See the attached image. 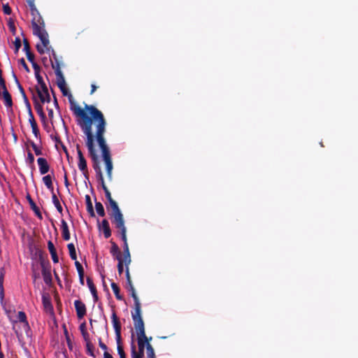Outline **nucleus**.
I'll use <instances>...</instances> for the list:
<instances>
[{"instance_id":"obj_1","label":"nucleus","mask_w":358,"mask_h":358,"mask_svg":"<svg viewBox=\"0 0 358 358\" xmlns=\"http://www.w3.org/2000/svg\"><path fill=\"white\" fill-rule=\"evenodd\" d=\"M75 115H76L78 124L87 136L86 145L92 162L93 169L96 173V177L100 182L102 189L105 192V196L108 203H110L114 199L112 198L111 194L105 184L99 156L94 145V135L92 130V125L94 124L96 128V138L101 150L103 160L106 165L107 177L109 180H111L113 178L112 171L113 165L110 148L107 145L103 136L106 127L104 117L103 113H75Z\"/></svg>"},{"instance_id":"obj_2","label":"nucleus","mask_w":358,"mask_h":358,"mask_svg":"<svg viewBox=\"0 0 358 358\" xmlns=\"http://www.w3.org/2000/svg\"><path fill=\"white\" fill-rule=\"evenodd\" d=\"M131 317L137 335L138 347V351L137 352L144 355V350L146 348V345L148 341V336L145 335L144 322L141 315H132Z\"/></svg>"},{"instance_id":"obj_3","label":"nucleus","mask_w":358,"mask_h":358,"mask_svg":"<svg viewBox=\"0 0 358 358\" xmlns=\"http://www.w3.org/2000/svg\"><path fill=\"white\" fill-rule=\"evenodd\" d=\"M57 78V84L59 90H61L63 96H67L70 104V110L72 112H84L80 108V105L77 101L74 99L72 94L70 92L69 88L66 86L64 76L62 71H58Z\"/></svg>"},{"instance_id":"obj_4","label":"nucleus","mask_w":358,"mask_h":358,"mask_svg":"<svg viewBox=\"0 0 358 358\" xmlns=\"http://www.w3.org/2000/svg\"><path fill=\"white\" fill-rule=\"evenodd\" d=\"M31 26L33 29V34L37 36L41 41V45L46 48V50H49L48 45L50 43L48 38V34L45 30V22L41 16L33 17L31 20Z\"/></svg>"},{"instance_id":"obj_5","label":"nucleus","mask_w":358,"mask_h":358,"mask_svg":"<svg viewBox=\"0 0 358 358\" xmlns=\"http://www.w3.org/2000/svg\"><path fill=\"white\" fill-rule=\"evenodd\" d=\"M106 208L108 210L110 208L111 209V213H109V215L112 219V222L114 224L124 222L123 214L115 200L108 203V204H106Z\"/></svg>"},{"instance_id":"obj_6","label":"nucleus","mask_w":358,"mask_h":358,"mask_svg":"<svg viewBox=\"0 0 358 358\" xmlns=\"http://www.w3.org/2000/svg\"><path fill=\"white\" fill-rule=\"evenodd\" d=\"M106 208L108 210L110 208L111 209V213H109V215L112 219V222L114 224L124 222L123 214L115 200L108 203V204H106Z\"/></svg>"},{"instance_id":"obj_7","label":"nucleus","mask_w":358,"mask_h":358,"mask_svg":"<svg viewBox=\"0 0 358 358\" xmlns=\"http://www.w3.org/2000/svg\"><path fill=\"white\" fill-rule=\"evenodd\" d=\"M126 289L134 301V310L131 312L132 315H141V306L138 296L136 295L134 287L132 284L131 279L126 282Z\"/></svg>"},{"instance_id":"obj_8","label":"nucleus","mask_w":358,"mask_h":358,"mask_svg":"<svg viewBox=\"0 0 358 358\" xmlns=\"http://www.w3.org/2000/svg\"><path fill=\"white\" fill-rule=\"evenodd\" d=\"M111 319L113 328L115 329L116 341H121V324L115 310L113 311Z\"/></svg>"},{"instance_id":"obj_9","label":"nucleus","mask_w":358,"mask_h":358,"mask_svg":"<svg viewBox=\"0 0 358 358\" xmlns=\"http://www.w3.org/2000/svg\"><path fill=\"white\" fill-rule=\"evenodd\" d=\"M74 306L76 311L77 317L78 319H82L86 315L85 304L80 300H76L74 301Z\"/></svg>"},{"instance_id":"obj_10","label":"nucleus","mask_w":358,"mask_h":358,"mask_svg":"<svg viewBox=\"0 0 358 358\" xmlns=\"http://www.w3.org/2000/svg\"><path fill=\"white\" fill-rule=\"evenodd\" d=\"M17 322H20L22 329L24 331V333L27 334L30 330V327L27 320V315L23 311H19L17 314Z\"/></svg>"},{"instance_id":"obj_11","label":"nucleus","mask_w":358,"mask_h":358,"mask_svg":"<svg viewBox=\"0 0 358 358\" xmlns=\"http://www.w3.org/2000/svg\"><path fill=\"white\" fill-rule=\"evenodd\" d=\"M1 88L3 90V91L2 92H1L0 98H1L3 100L5 106L11 108L13 106L12 97L10 93L8 92L6 85H4V87Z\"/></svg>"},{"instance_id":"obj_12","label":"nucleus","mask_w":358,"mask_h":358,"mask_svg":"<svg viewBox=\"0 0 358 358\" xmlns=\"http://www.w3.org/2000/svg\"><path fill=\"white\" fill-rule=\"evenodd\" d=\"M78 157V168L81 171H85L87 169V161L84 157V155L82 151L80 149V145L78 144L76 145Z\"/></svg>"},{"instance_id":"obj_13","label":"nucleus","mask_w":358,"mask_h":358,"mask_svg":"<svg viewBox=\"0 0 358 358\" xmlns=\"http://www.w3.org/2000/svg\"><path fill=\"white\" fill-rule=\"evenodd\" d=\"M26 199L29 202L31 209L34 212L35 215L40 219L42 220V214L41 213L40 208L36 206L34 200L31 199V195L28 193L26 195Z\"/></svg>"},{"instance_id":"obj_14","label":"nucleus","mask_w":358,"mask_h":358,"mask_svg":"<svg viewBox=\"0 0 358 358\" xmlns=\"http://www.w3.org/2000/svg\"><path fill=\"white\" fill-rule=\"evenodd\" d=\"M115 225V227L120 230V233L121 235V238L122 241L124 242L123 247L129 246L127 243V229L124 225V222L121 223H117Z\"/></svg>"},{"instance_id":"obj_15","label":"nucleus","mask_w":358,"mask_h":358,"mask_svg":"<svg viewBox=\"0 0 358 358\" xmlns=\"http://www.w3.org/2000/svg\"><path fill=\"white\" fill-rule=\"evenodd\" d=\"M29 121L31 124L32 132L36 138H41L40 131L38 128L36 121L35 120V118L34 117V113H29Z\"/></svg>"},{"instance_id":"obj_16","label":"nucleus","mask_w":358,"mask_h":358,"mask_svg":"<svg viewBox=\"0 0 358 358\" xmlns=\"http://www.w3.org/2000/svg\"><path fill=\"white\" fill-rule=\"evenodd\" d=\"M37 162L39 166V171L41 175H44L47 173L50 170V166L46 160V159L43 157H39L37 159Z\"/></svg>"},{"instance_id":"obj_17","label":"nucleus","mask_w":358,"mask_h":358,"mask_svg":"<svg viewBox=\"0 0 358 358\" xmlns=\"http://www.w3.org/2000/svg\"><path fill=\"white\" fill-rule=\"evenodd\" d=\"M99 229L103 231L106 238H108L111 236V230L107 220L104 219L102 220L101 224H99Z\"/></svg>"},{"instance_id":"obj_18","label":"nucleus","mask_w":358,"mask_h":358,"mask_svg":"<svg viewBox=\"0 0 358 358\" xmlns=\"http://www.w3.org/2000/svg\"><path fill=\"white\" fill-rule=\"evenodd\" d=\"M61 229L62 238L64 241H69L70 239V232L67 222L64 220H61Z\"/></svg>"},{"instance_id":"obj_19","label":"nucleus","mask_w":358,"mask_h":358,"mask_svg":"<svg viewBox=\"0 0 358 358\" xmlns=\"http://www.w3.org/2000/svg\"><path fill=\"white\" fill-rule=\"evenodd\" d=\"M36 94L38 96L40 101L41 103H44L45 101L49 102L50 101V95L48 93V90H46V92H44V90L41 88L40 90L38 87H36Z\"/></svg>"},{"instance_id":"obj_20","label":"nucleus","mask_w":358,"mask_h":358,"mask_svg":"<svg viewBox=\"0 0 358 358\" xmlns=\"http://www.w3.org/2000/svg\"><path fill=\"white\" fill-rule=\"evenodd\" d=\"M41 264L42 266V275L43 277L44 282L46 284H48L52 280V276L50 268L45 267V263L43 261L41 262Z\"/></svg>"},{"instance_id":"obj_21","label":"nucleus","mask_w":358,"mask_h":358,"mask_svg":"<svg viewBox=\"0 0 358 358\" xmlns=\"http://www.w3.org/2000/svg\"><path fill=\"white\" fill-rule=\"evenodd\" d=\"M85 198L86 208H87V213H89L90 217H94L95 213H94V210L93 208L92 202L91 201V197L90 196V195L87 194V195H85Z\"/></svg>"},{"instance_id":"obj_22","label":"nucleus","mask_w":358,"mask_h":358,"mask_svg":"<svg viewBox=\"0 0 358 358\" xmlns=\"http://www.w3.org/2000/svg\"><path fill=\"white\" fill-rule=\"evenodd\" d=\"M34 1L35 0H26L29 8H30V10H31V15L32 16V18L33 17H38V16H41L38 12V10H37V8H36V6H35V3H34Z\"/></svg>"},{"instance_id":"obj_23","label":"nucleus","mask_w":358,"mask_h":358,"mask_svg":"<svg viewBox=\"0 0 358 358\" xmlns=\"http://www.w3.org/2000/svg\"><path fill=\"white\" fill-rule=\"evenodd\" d=\"M110 253L116 259L122 258L120 248L115 243H112Z\"/></svg>"},{"instance_id":"obj_24","label":"nucleus","mask_w":358,"mask_h":358,"mask_svg":"<svg viewBox=\"0 0 358 358\" xmlns=\"http://www.w3.org/2000/svg\"><path fill=\"white\" fill-rule=\"evenodd\" d=\"M134 337V335H132V338ZM131 358H143L144 355L142 354H140L136 351V347L134 343V339L132 338L131 343Z\"/></svg>"},{"instance_id":"obj_25","label":"nucleus","mask_w":358,"mask_h":358,"mask_svg":"<svg viewBox=\"0 0 358 358\" xmlns=\"http://www.w3.org/2000/svg\"><path fill=\"white\" fill-rule=\"evenodd\" d=\"M124 252H123V262H124V264L126 266H128L129 264L131 263V255L129 249V246L123 247Z\"/></svg>"},{"instance_id":"obj_26","label":"nucleus","mask_w":358,"mask_h":358,"mask_svg":"<svg viewBox=\"0 0 358 358\" xmlns=\"http://www.w3.org/2000/svg\"><path fill=\"white\" fill-rule=\"evenodd\" d=\"M13 329L15 331V333L19 340L22 337L23 332L24 331L22 329V325L20 324V322H15L13 324Z\"/></svg>"},{"instance_id":"obj_27","label":"nucleus","mask_w":358,"mask_h":358,"mask_svg":"<svg viewBox=\"0 0 358 358\" xmlns=\"http://www.w3.org/2000/svg\"><path fill=\"white\" fill-rule=\"evenodd\" d=\"M43 181L48 189L52 191L53 192V186H52V176L50 175L45 176L43 178Z\"/></svg>"},{"instance_id":"obj_28","label":"nucleus","mask_w":358,"mask_h":358,"mask_svg":"<svg viewBox=\"0 0 358 358\" xmlns=\"http://www.w3.org/2000/svg\"><path fill=\"white\" fill-rule=\"evenodd\" d=\"M83 106H80V108L84 112H101L95 106L92 105H87L85 102L83 103Z\"/></svg>"},{"instance_id":"obj_29","label":"nucleus","mask_w":358,"mask_h":358,"mask_svg":"<svg viewBox=\"0 0 358 358\" xmlns=\"http://www.w3.org/2000/svg\"><path fill=\"white\" fill-rule=\"evenodd\" d=\"M67 248H68V250H69V252L70 257L73 260H76L77 259V255H76V248H75L73 243H69L67 245Z\"/></svg>"},{"instance_id":"obj_30","label":"nucleus","mask_w":358,"mask_h":358,"mask_svg":"<svg viewBox=\"0 0 358 358\" xmlns=\"http://www.w3.org/2000/svg\"><path fill=\"white\" fill-rule=\"evenodd\" d=\"M95 208H96L97 214L99 216H101V217L105 216L104 208L101 202H99V201L95 202Z\"/></svg>"},{"instance_id":"obj_31","label":"nucleus","mask_w":358,"mask_h":358,"mask_svg":"<svg viewBox=\"0 0 358 358\" xmlns=\"http://www.w3.org/2000/svg\"><path fill=\"white\" fill-rule=\"evenodd\" d=\"M50 62H51L52 67L55 70L56 77H57L58 71H62L61 67H60V62H59V59H55V60H52V59H50Z\"/></svg>"},{"instance_id":"obj_32","label":"nucleus","mask_w":358,"mask_h":358,"mask_svg":"<svg viewBox=\"0 0 358 358\" xmlns=\"http://www.w3.org/2000/svg\"><path fill=\"white\" fill-rule=\"evenodd\" d=\"M52 202H53L55 206L56 207L57 210H58V212L59 213L62 214V210H63L62 207V206L60 204V202H59L57 196L53 192H52Z\"/></svg>"},{"instance_id":"obj_33","label":"nucleus","mask_w":358,"mask_h":358,"mask_svg":"<svg viewBox=\"0 0 358 358\" xmlns=\"http://www.w3.org/2000/svg\"><path fill=\"white\" fill-rule=\"evenodd\" d=\"M111 288L115 295V297L117 300H122V296L120 295V289L119 288V287L117 286V285L115 282H112L111 283Z\"/></svg>"},{"instance_id":"obj_34","label":"nucleus","mask_w":358,"mask_h":358,"mask_svg":"<svg viewBox=\"0 0 358 358\" xmlns=\"http://www.w3.org/2000/svg\"><path fill=\"white\" fill-rule=\"evenodd\" d=\"M42 302H43V304L45 308L51 309L52 308L50 297L48 295L43 294Z\"/></svg>"},{"instance_id":"obj_35","label":"nucleus","mask_w":358,"mask_h":358,"mask_svg":"<svg viewBox=\"0 0 358 358\" xmlns=\"http://www.w3.org/2000/svg\"><path fill=\"white\" fill-rule=\"evenodd\" d=\"M26 162L30 166V167L32 169L35 168L34 167V156L30 150H28Z\"/></svg>"},{"instance_id":"obj_36","label":"nucleus","mask_w":358,"mask_h":358,"mask_svg":"<svg viewBox=\"0 0 358 358\" xmlns=\"http://www.w3.org/2000/svg\"><path fill=\"white\" fill-rule=\"evenodd\" d=\"M146 351L148 358H156L154 348L152 346V345L148 342L146 345Z\"/></svg>"},{"instance_id":"obj_37","label":"nucleus","mask_w":358,"mask_h":358,"mask_svg":"<svg viewBox=\"0 0 358 358\" xmlns=\"http://www.w3.org/2000/svg\"><path fill=\"white\" fill-rule=\"evenodd\" d=\"M87 285L92 294L97 292L96 288L93 282V280L90 277L87 278Z\"/></svg>"},{"instance_id":"obj_38","label":"nucleus","mask_w":358,"mask_h":358,"mask_svg":"<svg viewBox=\"0 0 358 358\" xmlns=\"http://www.w3.org/2000/svg\"><path fill=\"white\" fill-rule=\"evenodd\" d=\"M8 27L10 31V32L13 34V35H15L16 34V27L15 26V22H14V20L12 18H9L8 20Z\"/></svg>"},{"instance_id":"obj_39","label":"nucleus","mask_w":358,"mask_h":358,"mask_svg":"<svg viewBox=\"0 0 358 358\" xmlns=\"http://www.w3.org/2000/svg\"><path fill=\"white\" fill-rule=\"evenodd\" d=\"M86 348H87V353L90 356L95 357V355L94 353V346L90 341H87V342L86 343Z\"/></svg>"},{"instance_id":"obj_40","label":"nucleus","mask_w":358,"mask_h":358,"mask_svg":"<svg viewBox=\"0 0 358 358\" xmlns=\"http://www.w3.org/2000/svg\"><path fill=\"white\" fill-rule=\"evenodd\" d=\"M117 342V352L120 355V358H127L126 357V354L124 351V349L122 348V345L121 344V341H116Z\"/></svg>"},{"instance_id":"obj_41","label":"nucleus","mask_w":358,"mask_h":358,"mask_svg":"<svg viewBox=\"0 0 358 358\" xmlns=\"http://www.w3.org/2000/svg\"><path fill=\"white\" fill-rule=\"evenodd\" d=\"M35 77L38 81V83L41 85V88L44 90V92H46L47 87L45 83H44L42 76L39 74L35 75Z\"/></svg>"},{"instance_id":"obj_42","label":"nucleus","mask_w":358,"mask_h":358,"mask_svg":"<svg viewBox=\"0 0 358 358\" xmlns=\"http://www.w3.org/2000/svg\"><path fill=\"white\" fill-rule=\"evenodd\" d=\"M30 145L36 155H43L42 149L41 148L38 147L34 141H30Z\"/></svg>"},{"instance_id":"obj_43","label":"nucleus","mask_w":358,"mask_h":358,"mask_svg":"<svg viewBox=\"0 0 358 358\" xmlns=\"http://www.w3.org/2000/svg\"><path fill=\"white\" fill-rule=\"evenodd\" d=\"M33 99L34 100V109L36 112H43V107L41 103L36 100V95L33 94Z\"/></svg>"},{"instance_id":"obj_44","label":"nucleus","mask_w":358,"mask_h":358,"mask_svg":"<svg viewBox=\"0 0 358 358\" xmlns=\"http://www.w3.org/2000/svg\"><path fill=\"white\" fill-rule=\"evenodd\" d=\"M15 52H17L22 46V41L19 37H16L14 41Z\"/></svg>"},{"instance_id":"obj_45","label":"nucleus","mask_w":358,"mask_h":358,"mask_svg":"<svg viewBox=\"0 0 358 358\" xmlns=\"http://www.w3.org/2000/svg\"><path fill=\"white\" fill-rule=\"evenodd\" d=\"M118 261V264H117V271H118V273L120 275H121L122 273H123V265L124 264V262H123V259L121 258V259H117Z\"/></svg>"},{"instance_id":"obj_46","label":"nucleus","mask_w":358,"mask_h":358,"mask_svg":"<svg viewBox=\"0 0 358 358\" xmlns=\"http://www.w3.org/2000/svg\"><path fill=\"white\" fill-rule=\"evenodd\" d=\"M23 45H24V51L25 52H31L29 43L26 38H23Z\"/></svg>"},{"instance_id":"obj_47","label":"nucleus","mask_w":358,"mask_h":358,"mask_svg":"<svg viewBox=\"0 0 358 358\" xmlns=\"http://www.w3.org/2000/svg\"><path fill=\"white\" fill-rule=\"evenodd\" d=\"M75 266L76 267L78 274L84 273V269L83 268V266L78 261H77V259L75 260Z\"/></svg>"},{"instance_id":"obj_48","label":"nucleus","mask_w":358,"mask_h":358,"mask_svg":"<svg viewBox=\"0 0 358 358\" xmlns=\"http://www.w3.org/2000/svg\"><path fill=\"white\" fill-rule=\"evenodd\" d=\"M64 334H65V336H66V339L67 345H68L69 349L71 350L72 349V343H71V341L70 339L69 335L68 334L67 329H66L65 327H64Z\"/></svg>"},{"instance_id":"obj_49","label":"nucleus","mask_w":358,"mask_h":358,"mask_svg":"<svg viewBox=\"0 0 358 358\" xmlns=\"http://www.w3.org/2000/svg\"><path fill=\"white\" fill-rule=\"evenodd\" d=\"M3 11L6 15H10L12 13V9L7 3L3 6Z\"/></svg>"},{"instance_id":"obj_50","label":"nucleus","mask_w":358,"mask_h":358,"mask_svg":"<svg viewBox=\"0 0 358 358\" xmlns=\"http://www.w3.org/2000/svg\"><path fill=\"white\" fill-rule=\"evenodd\" d=\"M26 56L29 62H30L31 64L35 63L34 55L31 52H26Z\"/></svg>"},{"instance_id":"obj_51","label":"nucleus","mask_w":358,"mask_h":358,"mask_svg":"<svg viewBox=\"0 0 358 358\" xmlns=\"http://www.w3.org/2000/svg\"><path fill=\"white\" fill-rule=\"evenodd\" d=\"M19 62L20 64L23 66V68L24 69V70L29 73L30 72V70H29V68L28 67L27 64H26L25 62V60L24 58H21L20 60H19Z\"/></svg>"},{"instance_id":"obj_52","label":"nucleus","mask_w":358,"mask_h":358,"mask_svg":"<svg viewBox=\"0 0 358 358\" xmlns=\"http://www.w3.org/2000/svg\"><path fill=\"white\" fill-rule=\"evenodd\" d=\"M36 48L38 53L41 55L43 54L46 50V48L41 44H37Z\"/></svg>"},{"instance_id":"obj_53","label":"nucleus","mask_w":358,"mask_h":358,"mask_svg":"<svg viewBox=\"0 0 358 358\" xmlns=\"http://www.w3.org/2000/svg\"><path fill=\"white\" fill-rule=\"evenodd\" d=\"M31 65L34 70V74H39L41 71V67L39 66V65L36 62L31 64Z\"/></svg>"},{"instance_id":"obj_54","label":"nucleus","mask_w":358,"mask_h":358,"mask_svg":"<svg viewBox=\"0 0 358 358\" xmlns=\"http://www.w3.org/2000/svg\"><path fill=\"white\" fill-rule=\"evenodd\" d=\"M48 248L50 253L56 252V249L55 248V245H54L53 243L51 241H49L48 242Z\"/></svg>"},{"instance_id":"obj_55","label":"nucleus","mask_w":358,"mask_h":358,"mask_svg":"<svg viewBox=\"0 0 358 358\" xmlns=\"http://www.w3.org/2000/svg\"><path fill=\"white\" fill-rule=\"evenodd\" d=\"M14 77H15V80H16V83H17V85H18V87H19V90H20V92H21V94H22V97L24 98V96H26L25 92H24V89L22 88V85L20 84V83H19V81H18V80H17V77H16V76H15V74H14Z\"/></svg>"},{"instance_id":"obj_56","label":"nucleus","mask_w":358,"mask_h":358,"mask_svg":"<svg viewBox=\"0 0 358 358\" xmlns=\"http://www.w3.org/2000/svg\"><path fill=\"white\" fill-rule=\"evenodd\" d=\"M23 100H24V102L26 105V108H27V112H31V105L28 101V99L27 97V96H24V97L23 98Z\"/></svg>"},{"instance_id":"obj_57","label":"nucleus","mask_w":358,"mask_h":358,"mask_svg":"<svg viewBox=\"0 0 358 358\" xmlns=\"http://www.w3.org/2000/svg\"><path fill=\"white\" fill-rule=\"evenodd\" d=\"M6 273L5 268L3 267L0 268V284L3 283L4 275Z\"/></svg>"},{"instance_id":"obj_58","label":"nucleus","mask_w":358,"mask_h":358,"mask_svg":"<svg viewBox=\"0 0 358 358\" xmlns=\"http://www.w3.org/2000/svg\"><path fill=\"white\" fill-rule=\"evenodd\" d=\"M63 170L64 171V185L66 187L69 188V182L67 177V173L66 172L65 168L63 167Z\"/></svg>"},{"instance_id":"obj_59","label":"nucleus","mask_w":358,"mask_h":358,"mask_svg":"<svg viewBox=\"0 0 358 358\" xmlns=\"http://www.w3.org/2000/svg\"><path fill=\"white\" fill-rule=\"evenodd\" d=\"M4 299V289L3 283L0 284V300L3 301Z\"/></svg>"},{"instance_id":"obj_60","label":"nucleus","mask_w":358,"mask_h":358,"mask_svg":"<svg viewBox=\"0 0 358 358\" xmlns=\"http://www.w3.org/2000/svg\"><path fill=\"white\" fill-rule=\"evenodd\" d=\"M4 85H6V80L3 78L2 70L0 69V86H1V87H4Z\"/></svg>"},{"instance_id":"obj_61","label":"nucleus","mask_w":358,"mask_h":358,"mask_svg":"<svg viewBox=\"0 0 358 358\" xmlns=\"http://www.w3.org/2000/svg\"><path fill=\"white\" fill-rule=\"evenodd\" d=\"M50 255H51V257H52L53 262L54 263H57L59 262V258H58V256H57V251L50 253Z\"/></svg>"},{"instance_id":"obj_62","label":"nucleus","mask_w":358,"mask_h":358,"mask_svg":"<svg viewBox=\"0 0 358 358\" xmlns=\"http://www.w3.org/2000/svg\"><path fill=\"white\" fill-rule=\"evenodd\" d=\"M99 345L102 350H105V352L108 349L106 345L101 341V339H99Z\"/></svg>"},{"instance_id":"obj_63","label":"nucleus","mask_w":358,"mask_h":358,"mask_svg":"<svg viewBox=\"0 0 358 358\" xmlns=\"http://www.w3.org/2000/svg\"><path fill=\"white\" fill-rule=\"evenodd\" d=\"M52 138L55 141V142L56 143V145L57 143L58 144L62 143V141H61L60 137L59 136H55L54 137L52 136Z\"/></svg>"},{"instance_id":"obj_64","label":"nucleus","mask_w":358,"mask_h":358,"mask_svg":"<svg viewBox=\"0 0 358 358\" xmlns=\"http://www.w3.org/2000/svg\"><path fill=\"white\" fill-rule=\"evenodd\" d=\"M103 358H113V356L108 352H104Z\"/></svg>"}]
</instances>
